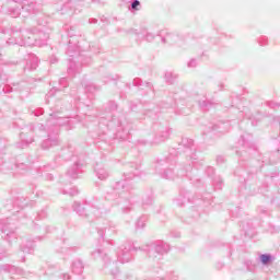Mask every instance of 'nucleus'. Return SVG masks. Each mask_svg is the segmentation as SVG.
Instances as JSON below:
<instances>
[{"instance_id": "obj_1", "label": "nucleus", "mask_w": 280, "mask_h": 280, "mask_svg": "<svg viewBox=\"0 0 280 280\" xmlns=\"http://www.w3.org/2000/svg\"><path fill=\"white\" fill-rule=\"evenodd\" d=\"M155 253H158V255H165V253H167V250H170V245L167 244H159L154 247Z\"/></svg>"}, {"instance_id": "obj_2", "label": "nucleus", "mask_w": 280, "mask_h": 280, "mask_svg": "<svg viewBox=\"0 0 280 280\" xmlns=\"http://www.w3.org/2000/svg\"><path fill=\"white\" fill-rule=\"evenodd\" d=\"M84 266L82 265V261L73 262L72 270L75 272V275H81Z\"/></svg>"}, {"instance_id": "obj_3", "label": "nucleus", "mask_w": 280, "mask_h": 280, "mask_svg": "<svg viewBox=\"0 0 280 280\" xmlns=\"http://www.w3.org/2000/svg\"><path fill=\"white\" fill-rule=\"evenodd\" d=\"M260 261L261 264H264L265 266H268V264H270V261H272V256L268 255V254H262L260 256Z\"/></svg>"}, {"instance_id": "obj_4", "label": "nucleus", "mask_w": 280, "mask_h": 280, "mask_svg": "<svg viewBox=\"0 0 280 280\" xmlns=\"http://www.w3.org/2000/svg\"><path fill=\"white\" fill-rule=\"evenodd\" d=\"M97 176L101 180H106L108 178V173L104 170L97 172Z\"/></svg>"}, {"instance_id": "obj_5", "label": "nucleus", "mask_w": 280, "mask_h": 280, "mask_svg": "<svg viewBox=\"0 0 280 280\" xmlns=\"http://www.w3.org/2000/svg\"><path fill=\"white\" fill-rule=\"evenodd\" d=\"M138 5H140L139 0H135V1L131 3L132 10H137V7H138Z\"/></svg>"}, {"instance_id": "obj_6", "label": "nucleus", "mask_w": 280, "mask_h": 280, "mask_svg": "<svg viewBox=\"0 0 280 280\" xmlns=\"http://www.w3.org/2000/svg\"><path fill=\"white\" fill-rule=\"evenodd\" d=\"M138 229H143L145 226V223L143 221L139 220L137 223Z\"/></svg>"}, {"instance_id": "obj_7", "label": "nucleus", "mask_w": 280, "mask_h": 280, "mask_svg": "<svg viewBox=\"0 0 280 280\" xmlns=\"http://www.w3.org/2000/svg\"><path fill=\"white\" fill-rule=\"evenodd\" d=\"M36 67H38V61H35L32 66H31V70H34L36 69Z\"/></svg>"}, {"instance_id": "obj_8", "label": "nucleus", "mask_w": 280, "mask_h": 280, "mask_svg": "<svg viewBox=\"0 0 280 280\" xmlns=\"http://www.w3.org/2000/svg\"><path fill=\"white\" fill-rule=\"evenodd\" d=\"M188 67H196V60H190Z\"/></svg>"}, {"instance_id": "obj_9", "label": "nucleus", "mask_w": 280, "mask_h": 280, "mask_svg": "<svg viewBox=\"0 0 280 280\" xmlns=\"http://www.w3.org/2000/svg\"><path fill=\"white\" fill-rule=\"evenodd\" d=\"M63 279H65V280H69V279H70V276H69V275H63Z\"/></svg>"}, {"instance_id": "obj_10", "label": "nucleus", "mask_w": 280, "mask_h": 280, "mask_svg": "<svg viewBox=\"0 0 280 280\" xmlns=\"http://www.w3.org/2000/svg\"><path fill=\"white\" fill-rule=\"evenodd\" d=\"M70 194H71V196H75V194H78V190L75 192H70Z\"/></svg>"}]
</instances>
